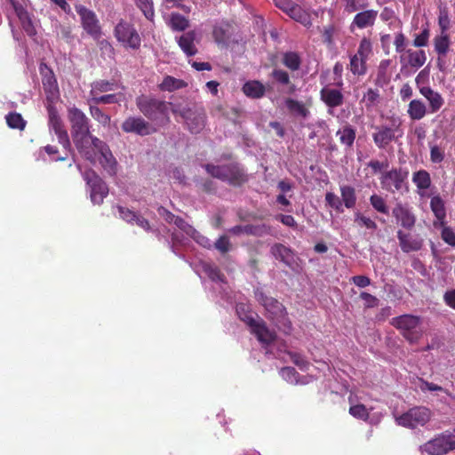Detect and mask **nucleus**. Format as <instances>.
Returning a JSON list of instances; mask_svg holds the SVG:
<instances>
[{
	"instance_id": "nucleus-46",
	"label": "nucleus",
	"mask_w": 455,
	"mask_h": 455,
	"mask_svg": "<svg viewBox=\"0 0 455 455\" xmlns=\"http://www.w3.org/2000/svg\"><path fill=\"white\" fill-rule=\"evenodd\" d=\"M170 25L173 30L183 31L188 28V20L179 13H172Z\"/></svg>"
},
{
	"instance_id": "nucleus-17",
	"label": "nucleus",
	"mask_w": 455,
	"mask_h": 455,
	"mask_svg": "<svg viewBox=\"0 0 455 455\" xmlns=\"http://www.w3.org/2000/svg\"><path fill=\"white\" fill-rule=\"evenodd\" d=\"M124 132L136 133L140 136L148 135L152 132L150 124L142 117L130 116L122 124Z\"/></svg>"
},
{
	"instance_id": "nucleus-55",
	"label": "nucleus",
	"mask_w": 455,
	"mask_h": 455,
	"mask_svg": "<svg viewBox=\"0 0 455 455\" xmlns=\"http://www.w3.org/2000/svg\"><path fill=\"white\" fill-rule=\"evenodd\" d=\"M379 98V91L376 89L370 88L367 90V92L363 94L362 101L365 103V106L367 108L373 107L376 105Z\"/></svg>"
},
{
	"instance_id": "nucleus-45",
	"label": "nucleus",
	"mask_w": 455,
	"mask_h": 455,
	"mask_svg": "<svg viewBox=\"0 0 455 455\" xmlns=\"http://www.w3.org/2000/svg\"><path fill=\"white\" fill-rule=\"evenodd\" d=\"M291 19L299 21L302 24H307L309 21L308 14L299 6L295 4L291 6L290 11L287 13Z\"/></svg>"
},
{
	"instance_id": "nucleus-16",
	"label": "nucleus",
	"mask_w": 455,
	"mask_h": 455,
	"mask_svg": "<svg viewBox=\"0 0 455 455\" xmlns=\"http://www.w3.org/2000/svg\"><path fill=\"white\" fill-rule=\"evenodd\" d=\"M427 61V54L424 50L408 49L400 56L403 68H410L413 71L420 68Z\"/></svg>"
},
{
	"instance_id": "nucleus-8",
	"label": "nucleus",
	"mask_w": 455,
	"mask_h": 455,
	"mask_svg": "<svg viewBox=\"0 0 455 455\" xmlns=\"http://www.w3.org/2000/svg\"><path fill=\"white\" fill-rule=\"evenodd\" d=\"M77 168L80 172L81 166L78 164ZM82 176L87 185V192L89 193L90 199L93 204H101L104 198L108 195V187L106 182L92 170H88L81 172Z\"/></svg>"
},
{
	"instance_id": "nucleus-10",
	"label": "nucleus",
	"mask_w": 455,
	"mask_h": 455,
	"mask_svg": "<svg viewBox=\"0 0 455 455\" xmlns=\"http://www.w3.org/2000/svg\"><path fill=\"white\" fill-rule=\"evenodd\" d=\"M136 105L139 110L151 120L166 116L168 114V104L153 97L141 95L136 99Z\"/></svg>"
},
{
	"instance_id": "nucleus-32",
	"label": "nucleus",
	"mask_w": 455,
	"mask_h": 455,
	"mask_svg": "<svg viewBox=\"0 0 455 455\" xmlns=\"http://www.w3.org/2000/svg\"><path fill=\"white\" fill-rule=\"evenodd\" d=\"M279 373L285 381L294 385H306L312 380V377L310 376L299 378V373L292 367H283Z\"/></svg>"
},
{
	"instance_id": "nucleus-61",
	"label": "nucleus",
	"mask_w": 455,
	"mask_h": 455,
	"mask_svg": "<svg viewBox=\"0 0 455 455\" xmlns=\"http://www.w3.org/2000/svg\"><path fill=\"white\" fill-rule=\"evenodd\" d=\"M442 239L449 245L455 247V232L450 227H444L442 230Z\"/></svg>"
},
{
	"instance_id": "nucleus-41",
	"label": "nucleus",
	"mask_w": 455,
	"mask_h": 455,
	"mask_svg": "<svg viewBox=\"0 0 455 455\" xmlns=\"http://www.w3.org/2000/svg\"><path fill=\"white\" fill-rule=\"evenodd\" d=\"M203 271L212 279L214 283L220 285L224 283V275L220 273V269L207 262L202 263Z\"/></svg>"
},
{
	"instance_id": "nucleus-11",
	"label": "nucleus",
	"mask_w": 455,
	"mask_h": 455,
	"mask_svg": "<svg viewBox=\"0 0 455 455\" xmlns=\"http://www.w3.org/2000/svg\"><path fill=\"white\" fill-rule=\"evenodd\" d=\"M91 152L93 154V161L95 162L96 154L100 155L99 162L105 172L110 176H116L117 173V162L111 153L108 146L99 139L94 140L92 144Z\"/></svg>"
},
{
	"instance_id": "nucleus-19",
	"label": "nucleus",
	"mask_w": 455,
	"mask_h": 455,
	"mask_svg": "<svg viewBox=\"0 0 455 455\" xmlns=\"http://www.w3.org/2000/svg\"><path fill=\"white\" fill-rule=\"evenodd\" d=\"M49 126L52 130L57 138L59 143H60L64 148L68 149L70 148V141L67 131L63 128L60 116L53 111H49Z\"/></svg>"
},
{
	"instance_id": "nucleus-50",
	"label": "nucleus",
	"mask_w": 455,
	"mask_h": 455,
	"mask_svg": "<svg viewBox=\"0 0 455 455\" xmlns=\"http://www.w3.org/2000/svg\"><path fill=\"white\" fill-rule=\"evenodd\" d=\"M349 413L354 418L367 421L369 419V411L367 408L361 403L352 404L349 408Z\"/></svg>"
},
{
	"instance_id": "nucleus-28",
	"label": "nucleus",
	"mask_w": 455,
	"mask_h": 455,
	"mask_svg": "<svg viewBox=\"0 0 455 455\" xmlns=\"http://www.w3.org/2000/svg\"><path fill=\"white\" fill-rule=\"evenodd\" d=\"M411 180L417 188V194L420 197H425L427 196V190L432 184L429 172L426 170L417 171L413 172Z\"/></svg>"
},
{
	"instance_id": "nucleus-14",
	"label": "nucleus",
	"mask_w": 455,
	"mask_h": 455,
	"mask_svg": "<svg viewBox=\"0 0 455 455\" xmlns=\"http://www.w3.org/2000/svg\"><path fill=\"white\" fill-rule=\"evenodd\" d=\"M455 449V435L443 434L427 442L421 450L430 455H443Z\"/></svg>"
},
{
	"instance_id": "nucleus-9",
	"label": "nucleus",
	"mask_w": 455,
	"mask_h": 455,
	"mask_svg": "<svg viewBox=\"0 0 455 455\" xmlns=\"http://www.w3.org/2000/svg\"><path fill=\"white\" fill-rule=\"evenodd\" d=\"M431 411L425 406L413 407L404 413L395 416V423L406 428H416L425 426L431 419Z\"/></svg>"
},
{
	"instance_id": "nucleus-12",
	"label": "nucleus",
	"mask_w": 455,
	"mask_h": 455,
	"mask_svg": "<svg viewBox=\"0 0 455 455\" xmlns=\"http://www.w3.org/2000/svg\"><path fill=\"white\" fill-rule=\"evenodd\" d=\"M204 168L211 176L223 181L235 184L243 181L244 180L243 172L235 164H206Z\"/></svg>"
},
{
	"instance_id": "nucleus-37",
	"label": "nucleus",
	"mask_w": 455,
	"mask_h": 455,
	"mask_svg": "<svg viewBox=\"0 0 455 455\" xmlns=\"http://www.w3.org/2000/svg\"><path fill=\"white\" fill-rule=\"evenodd\" d=\"M340 143L347 148L353 146L355 140V130L349 124L339 129L336 132Z\"/></svg>"
},
{
	"instance_id": "nucleus-3",
	"label": "nucleus",
	"mask_w": 455,
	"mask_h": 455,
	"mask_svg": "<svg viewBox=\"0 0 455 455\" xmlns=\"http://www.w3.org/2000/svg\"><path fill=\"white\" fill-rule=\"evenodd\" d=\"M255 298L266 309L268 317L275 323L279 330L284 333L291 331V323L287 317L284 307L275 299L267 297L262 291H255Z\"/></svg>"
},
{
	"instance_id": "nucleus-31",
	"label": "nucleus",
	"mask_w": 455,
	"mask_h": 455,
	"mask_svg": "<svg viewBox=\"0 0 455 455\" xmlns=\"http://www.w3.org/2000/svg\"><path fill=\"white\" fill-rule=\"evenodd\" d=\"M428 112L427 105L421 100H412L408 105L407 114L413 121L421 120Z\"/></svg>"
},
{
	"instance_id": "nucleus-38",
	"label": "nucleus",
	"mask_w": 455,
	"mask_h": 455,
	"mask_svg": "<svg viewBox=\"0 0 455 455\" xmlns=\"http://www.w3.org/2000/svg\"><path fill=\"white\" fill-rule=\"evenodd\" d=\"M187 86L186 82L181 79L175 78L171 76H166L163 82L159 84L162 91L173 92Z\"/></svg>"
},
{
	"instance_id": "nucleus-24",
	"label": "nucleus",
	"mask_w": 455,
	"mask_h": 455,
	"mask_svg": "<svg viewBox=\"0 0 455 455\" xmlns=\"http://www.w3.org/2000/svg\"><path fill=\"white\" fill-rule=\"evenodd\" d=\"M10 3L20 21L22 28L27 33V35L29 36L36 35V28L33 25L32 20L28 12L18 2L14 0H10Z\"/></svg>"
},
{
	"instance_id": "nucleus-34",
	"label": "nucleus",
	"mask_w": 455,
	"mask_h": 455,
	"mask_svg": "<svg viewBox=\"0 0 455 455\" xmlns=\"http://www.w3.org/2000/svg\"><path fill=\"white\" fill-rule=\"evenodd\" d=\"M40 73L43 76L42 83L44 90L51 93L57 92L58 85L54 74L44 63L40 65Z\"/></svg>"
},
{
	"instance_id": "nucleus-47",
	"label": "nucleus",
	"mask_w": 455,
	"mask_h": 455,
	"mask_svg": "<svg viewBox=\"0 0 455 455\" xmlns=\"http://www.w3.org/2000/svg\"><path fill=\"white\" fill-rule=\"evenodd\" d=\"M136 5L143 12L144 16L148 20H153L155 16L153 1L152 0H134Z\"/></svg>"
},
{
	"instance_id": "nucleus-33",
	"label": "nucleus",
	"mask_w": 455,
	"mask_h": 455,
	"mask_svg": "<svg viewBox=\"0 0 455 455\" xmlns=\"http://www.w3.org/2000/svg\"><path fill=\"white\" fill-rule=\"evenodd\" d=\"M321 98L323 100V102L331 108L339 107L343 103V94L339 90L337 89H322Z\"/></svg>"
},
{
	"instance_id": "nucleus-49",
	"label": "nucleus",
	"mask_w": 455,
	"mask_h": 455,
	"mask_svg": "<svg viewBox=\"0 0 455 455\" xmlns=\"http://www.w3.org/2000/svg\"><path fill=\"white\" fill-rule=\"evenodd\" d=\"M372 52V44L370 39L364 37L361 40L357 52L355 53L358 57L368 60Z\"/></svg>"
},
{
	"instance_id": "nucleus-25",
	"label": "nucleus",
	"mask_w": 455,
	"mask_h": 455,
	"mask_svg": "<svg viewBox=\"0 0 455 455\" xmlns=\"http://www.w3.org/2000/svg\"><path fill=\"white\" fill-rule=\"evenodd\" d=\"M397 238L399 245L403 252L416 251L421 249L422 240L411 235V234L404 233L402 230L397 231Z\"/></svg>"
},
{
	"instance_id": "nucleus-58",
	"label": "nucleus",
	"mask_w": 455,
	"mask_h": 455,
	"mask_svg": "<svg viewBox=\"0 0 455 455\" xmlns=\"http://www.w3.org/2000/svg\"><path fill=\"white\" fill-rule=\"evenodd\" d=\"M91 114L94 119L103 125H108L110 122V116L97 107H91Z\"/></svg>"
},
{
	"instance_id": "nucleus-23",
	"label": "nucleus",
	"mask_w": 455,
	"mask_h": 455,
	"mask_svg": "<svg viewBox=\"0 0 455 455\" xmlns=\"http://www.w3.org/2000/svg\"><path fill=\"white\" fill-rule=\"evenodd\" d=\"M10 3L20 21L22 28L27 33V35L29 36L36 35V28L33 25L32 20L28 12L18 2L14 0H10Z\"/></svg>"
},
{
	"instance_id": "nucleus-42",
	"label": "nucleus",
	"mask_w": 455,
	"mask_h": 455,
	"mask_svg": "<svg viewBox=\"0 0 455 455\" xmlns=\"http://www.w3.org/2000/svg\"><path fill=\"white\" fill-rule=\"evenodd\" d=\"M283 65L292 71H296L300 67V57L297 52H287L283 55Z\"/></svg>"
},
{
	"instance_id": "nucleus-2",
	"label": "nucleus",
	"mask_w": 455,
	"mask_h": 455,
	"mask_svg": "<svg viewBox=\"0 0 455 455\" xmlns=\"http://www.w3.org/2000/svg\"><path fill=\"white\" fill-rule=\"evenodd\" d=\"M235 309L238 317L251 328V331L261 345L267 349V347L275 339V333L270 331L266 323L251 310L249 305L238 303ZM266 353H268V350Z\"/></svg>"
},
{
	"instance_id": "nucleus-27",
	"label": "nucleus",
	"mask_w": 455,
	"mask_h": 455,
	"mask_svg": "<svg viewBox=\"0 0 455 455\" xmlns=\"http://www.w3.org/2000/svg\"><path fill=\"white\" fill-rule=\"evenodd\" d=\"M228 231L234 235L246 234L260 237L270 233V227L266 224L235 226Z\"/></svg>"
},
{
	"instance_id": "nucleus-52",
	"label": "nucleus",
	"mask_w": 455,
	"mask_h": 455,
	"mask_svg": "<svg viewBox=\"0 0 455 455\" xmlns=\"http://www.w3.org/2000/svg\"><path fill=\"white\" fill-rule=\"evenodd\" d=\"M355 222L359 227H364L367 229L375 230L377 228V224L374 220L360 212L355 213Z\"/></svg>"
},
{
	"instance_id": "nucleus-54",
	"label": "nucleus",
	"mask_w": 455,
	"mask_h": 455,
	"mask_svg": "<svg viewBox=\"0 0 455 455\" xmlns=\"http://www.w3.org/2000/svg\"><path fill=\"white\" fill-rule=\"evenodd\" d=\"M367 6V0H346L345 11L352 13L359 10H364Z\"/></svg>"
},
{
	"instance_id": "nucleus-13",
	"label": "nucleus",
	"mask_w": 455,
	"mask_h": 455,
	"mask_svg": "<svg viewBox=\"0 0 455 455\" xmlns=\"http://www.w3.org/2000/svg\"><path fill=\"white\" fill-rule=\"evenodd\" d=\"M115 36L119 43L131 49H139L140 36L132 24L121 20L115 28Z\"/></svg>"
},
{
	"instance_id": "nucleus-22",
	"label": "nucleus",
	"mask_w": 455,
	"mask_h": 455,
	"mask_svg": "<svg viewBox=\"0 0 455 455\" xmlns=\"http://www.w3.org/2000/svg\"><path fill=\"white\" fill-rule=\"evenodd\" d=\"M419 93L428 101V110L431 114L438 112L444 104L443 96L429 86L419 87Z\"/></svg>"
},
{
	"instance_id": "nucleus-20",
	"label": "nucleus",
	"mask_w": 455,
	"mask_h": 455,
	"mask_svg": "<svg viewBox=\"0 0 455 455\" xmlns=\"http://www.w3.org/2000/svg\"><path fill=\"white\" fill-rule=\"evenodd\" d=\"M392 213L403 228L411 230L415 226L416 217L407 206L397 204L394 207Z\"/></svg>"
},
{
	"instance_id": "nucleus-1",
	"label": "nucleus",
	"mask_w": 455,
	"mask_h": 455,
	"mask_svg": "<svg viewBox=\"0 0 455 455\" xmlns=\"http://www.w3.org/2000/svg\"><path fill=\"white\" fill-rule=\"evenodd\" d=\"M68 120L71 124V135L77 150L87 160L93 161L91 152L92 144L97 139L90 134L89 120L79 108L73 107L68 109Z\"/></svg>"
},
{
	"instance_id": "nucleus-36",
	"label": "nucleus",
	"mask_w": 455,
	"mask_h": 455,
	"mask_svg": "<svg viewBox=\"0 0 455 455\" xmlns=\"http://www.w3.org/2000/svg\"><path fill=\"white\" fill-rule=\"evenodd\" d=\"M265 86L257 80L248 81L243 86V93L252 99H259L265 94Z\"/></svg>"
},
{
	"instance_id": "nucleus-48",
	"label": "nucleus",
	"mask_w": 455,
	"mask_h": 455,
	"mask_svg": "<svg viewBox=\"0 0 455 455\" xmlns=\"http://www.w3.org/2000/svg\"><path fill=\"white\" fill-rule=\"evenodd\" d=\"M6 123L12 129L23 130L25 128L26 122L22 118L20 114L10 113L6 116Z\"/></svg>"
},
{
	"instance_id": "nucleus-30",
	"label": "nucleus",
	"mask_w": 455,
	"mask_h": 455,
	"mask_svg": "<svg viewBox=\"0 0 455 455\" xmlns=\"http://www.w3.org/2000/svg\"><path fill=\"white\" fill-rule=\"evenodd\" d=\"M270 251L276 259H279L289 267L294 263V253L292 250L282 243H275L271 247Z\"/></svg>"
},
{
	"instance_id": "nucleus-6",
	"label": "nucleus",
	"mask_w": 455,
	"mask_h": 455,
	"mask_svg": "<svg viewBox=\"0 0 455 455\" xmlns=\"http://www.w3.org/2000/svg\"><path fill=\"white\" fill-rule=\"evenodd\" d=\"M175 116H180L192 133H199L205 125V112L198 106L177 105L172 108Z\"/></svg>"
},
{
	"instance_id": "nucleus-44",
	"label": "nucleus",
	"mask_w": 455,
	"mask_h": 455,
	"mask_svg": "<svg viewBox=\"0 0 455 455\" xmlns=\"http://www.w3.org/2000/svg\"><path fill=\"white\" fill-rule=\"evenodd\" d=\"M116 87V84L114 83H110L108 81L100 80L96 81L93 84H92V89H91V96L93 97L95 95H99L100 92H106L109 91L115 90Z\"/></svg>"
},
{
	"instance_id": "nucleus-5",
	"label": "nucleus",
	"mask_w": 455,
	"mask_h": 455,
	"mask_svg": "<svg viewBox=\"0 0 455 455\" xmlns=\"http://www.w3.org/2000/svg\"><path fill=\"white\" fill-rule=\"evenodd\" d=\"M391 324L397 329L410 343L417 342L422 336V318L419 315L405 314L391 320Z\"/></svg>"
},
{
	"instance_id": "nucleus-18",
	"label": "nucleus",
	"mask_w": 455,
	"mask_h": 455,
	"mask_svg": "<svg viewBox=\"0 0 455 455\" xmlns=\"http://www.w3.org/2000/svg\"><path fill=\"white\" fill-rule=\"evenodd\" d=\"M232 34V24L227 20H218L212 27V37L215 43L222 47L228 45Z\"/></svg>"
},
{
	"instance_id": "nucleus-57",
	"label": "nucleus",
	"mask_w": 455,
	"mask_h": 455,
	"mask_svg": "<svg viewBox=\"0 0 455 455\" xmlns=\"http://www.w3.org/2000/svg\"><path fill=\"white\" fill-rule=\"evenodd\" d=\"M325 201L331 208L343 212L342 202L335 194L328 192L325 196Z\"/></svg>"
},
{
	"instance_id": "nucleus-63",
	"label": "nucleus",
	"mask_w": 455,
	"mask_h": 455,
	"mask_svg": "<svg viewBox=\"0 0 455 455\" xmlns=\"http://www.w3.org/2000/svg\"><path fill=\"white\" fill-rule=\"evenodd\" d=\"M274 79L281 84H288L290 83V77L286 71L282 69H274L272 72Z\"/></svg>"
},
{
	"instance_id": "nucleus-21",
	"label": "nucleus",
	"mask_w": 455,
	"mask_h": 455,
	"mask_svg": "<svg viewBox=\"0 0 455 455\" xmlns=\"http://www.w3.org/2000/svg\"><path fill=\"white\" fill-rule=\"evenodd\" d=\"M176 42L178 43L181 51L188 56L191 57L197 53L196 47V34L195 31H188L182 34L180 36H176Z\"/></svg>"
},
{
	"instance_id": "nucleus-51",
	"label": "nucleus",
	"mask_w": 455,
	"mask_h": 455,
	"mask_svg": "<svg viewBox=\"0 0 455 455\" xmlns=\"http://www.w3.org/2000/svg\"><path fill=\"white\" fill-rule=\"evenodd\" d=\"M370 203L377 212L384 214L388 213V207L387 206L385 200L380 196L376 194L371 196Z\"/></svg>"
},
{
	"instance_id": "nucleus-35",
	"label": "nucleus",
	"mask_w": 455,
	"mask_h": 455,
	"mask_svg": "<svg viewBox=\"0 0 455 455\" xmlns=\"http://www.w3.org/2000/svg\"><path fill=\"white\" fill-rule=\"evenodd\" d=\"M430 208L436 219L435 224L439 223L440 225H443L446 218V210L444 202L439 195L434 196L431 198Z\"/></svg>"
},
{
	"instance_id": "nucleus-56",
	"label": "nucleus",
	"mask_w": 455,
	"mask_h": 455,
	"mask_svg": "<svg viewBox=\"0 0 455 455\" xmlns=\"http://www.w3.org/2000/svg\"><path fill=\"white\" fill-rule=\"evenodd\" d=\"M288 355L290 356L291 362L297 365L301 371L307 370L309 366L308 361L299 353L297 352H288Z\"/></svg>"
},
{
	"instance_id": "nucleus-62",
	"label": "nucleus",
	"mask_w": 455,
	"mask_h": 455,
	"mask_svg": "<svg viewBox=\"0 0 455 455\" xmlns=\"http://www.w3.org/2000/svg\"><path fill=\"white\" fill-rule=\"evenodd\" d=\"M360 298L362 300H363L364 306L369 308L377 307L379 302L378 298L366 291H362L360 293Z\"/></svg>"
},
{
	"instance_id": "nucleus-4",
	"label": "nucleus",
	"mask_w": 455,
	"mask_h": 455,
	"mask_svg": "<svg viewBox=\"0 0 455 455\" xmlns=\"http://www.w3.org/2000/svg\"><path fill=\"white\" fill-rule=\"evenodd\" d=\"M387 124L374 126L372 140L379 149H386L392 141L403 136V121L397 116L387 118Z\"/></svg>"
},
{
	"instance_id": "nucleus-53",
	"label": "nucleus",
	"mask_w": 455,
	"mask_h": 455,
	"mask_svg": "<svg viewBox=\"0 0 455 455\" xmlns=\"http://www.w3.org/2000/svg\"><path fill=\"white\" fill-rule=\"evenodd\" d=\"M430 37V30L428 27H425L422 31L415 35L414 40H413V46L415 47H425L427 45L428 41Z\"/></svg>"
},
{
	"instance_id": "nucleus-60",
	"label": "nucleus",
	"mask_w": 455,
	"mask_h": 455,
	"mask_svg": "<svg viewBox=\"0 0 455 455\" xmlns=\"http://www.w3.org/2000/svg\"><path fill=\"white\" fill-rule=\"evenodd\" d=\"M394 44L395 46L396 52L403 54L404 52H406V39L402 32L395 34Z\"/></svg>"
},
{
	"instance_id": "nucleus-40",
	"label": "nucleus",
	"mask_w": 455,
	"mask_h": 455,
	"mask_svg": "<svg viewBox=\"0 0 455 455\" xmlns=\"http://www.w3.org/2000/svg\"><path fill=\"white\" fill-rule=\"evenodd\" d=\"M340 194L344 205L348 209L353 208L356 202L355 188L350 186H341Z\"/></svg>"
},
{
	"instance_id": "nucleus-43",
	"label": "nucleus",
	"mask_w": 455,
	"mask_h": 455,
	"mask_svg": "<svg viewBox=\"0 0 455 455\" xmlns=\"http://www.w3.org/2000/svg\"><path fill=\"white\" fill-rule=\"evenodd\" d=\"M285 106L291 112L299 116L306 118L309 114L304 104L293 99L286 100Z\"/></svg>"
},
{
	"instance_id": "nucleus-29",
	"label": "nucleus",
	"mask_w": 455,
	"mask_h": 455,
	"mask_svg": "<svg viewBox=\"0 0 455 455\" xmlns=\"http://www.w3.org/2000/svg\"><path fill=\"white\" fill-rule=\"evenodd\" d=\"M378 17V11L375 10H365L358 12L354 17L351 26L356 27L360 29L372 27Z\"/></svg>"
},
{
	"instance_id": "nucleus-26",
	"label": "nucleus",
	"mask_w": 455,
	"mask_h": 455,
	"mask_svg": "<svg viewBox=\"0 0 455 455\" xmlns=\"http://www.w3.org/2000/svg\"><path fill=\"white\" fill-rule=\"evenodd\" d=\"M434 47L438 54V67L440 70H443L441 58L445 57L451 47V39L447 32L441 31L439 35L434 38Z\"/></svg>"
},
{
	"instance_id": "nucleus-7",
	"label": "nucleus",
	"mask_w": 455,
	"mask_h": 455,
	"mask_svg": "<svg viewBox=\"0 0 455 455\" xmlns=\"http://www.w3.org/2000/svg\"><path fill=\"white\" fill-rule=\"evenodd\" d=\"M409 172L403 168H392L381 172L379 181L382 189L395 194H403L408 191Z\"/></svg>"
},
{
	"instance_id": "nucleus-15",
	"label": "nucleus",
	"mask_w": 455,
	"mask_h": 455,
	"mask_svg": "<svg viewBox=\"0 0 455 455\" xmlns=\"http://www.w3.org/2000/svg\"><path fill=\"white\" fill-rule=\"evenodd\" d=\"M76 11L80 16L82 27L86 33L95 39L99 38L101 29L95 12L80 4L76 6Z\"/></svg>"
},
{
	"instance_id": "nucleus-59",
	"label": "nucleus",
	"mask_w": 455,
	"mask_h": 455,
	"mask_svg": "<svg viewBox=\"0 0 455 455\" xmlns=\"http://www.w3.org/2000/svg\"><path fill=\"white\" fill-rule=\"evenodd\" d=\"M92 100L95 104H111L118 102L117 95L116 94H106V95H95L92 97Z\"/></svg>"
},
{
	"instance_id": "nucleus-64",
	"label": "nucleus",
	"mask_w": 455,
	"mask_h": 455,
	"mask_svg": "<svg viewBox=\"0 0 455 455\" xmlns=\"http://www.w3.org/2000/svg\"><path fill=\"white\" fill-rule=\"evenodd\" d=\"M215 248L222 253L228 252L230 250V242L226 235L220 236L214 243Z\"/></svg>"
},
{
	"instance_id": "nucleus-39",
	"label": "nucleus",
	"mask_w": 455,
	"mask_h": 455,
	"mask_svg": "<svg viewBox=\"0 0 455 455\" xmlns=\"http://www.w3.org/2000/svg\"><path fill=\"white\" fill-rule=\"evenodd\" d=\"M366 60L354 54L350 57L349 70L355 76H363L366 73Z\"/></svg>"
}]
</instances>
